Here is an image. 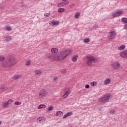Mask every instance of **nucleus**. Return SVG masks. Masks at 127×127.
<instances>
[{
  "instance_id": "nucleus-4",
  "label": "nucleus",
  "mask_w": 127,
  "mask_h": 127,
  "mask_svg": "<svg viewBox=\"0 0 127 127\" xmlns=\"http://www.w3.org/2000/svg\"><path fill=\"white\" fill-rule=\"evenodd\" d=\"M117 35V33L115 31H111L108 33V38L109 40H112L116 37Z\"/></svg>"
},
{
  "instance_id": "nucleus-17",
  "label": "nucleus",
  "mask_w": 127,
  "mask_h": 127,
  "mask_svg": "<svg viewBox=\"0 0 127 127\" xmlns=\"http://www.w3.org/2000/svg\"><path fill=\"white\" fill-rule=\"evenodd\" d=\"M51 52L53 54H55L58 52V49L57 48H53L52 49Z\"/></svg>"
},
{
  "instance_id": "nucleus-35",
  "label": "nucleus",
  "mask_w": 127,
  "mask_h": 127,
  "mask_svg": "<svg viewBox=\"0 0 127 127\" xmlns=\"http://www.w3.org/2000/svg\"><path fill=\"white\" fill-rule=\"evenodd\" d=\"M3 60H4V57L0 56V62H2V61H3Z\"/></svg>"
},
{
  "instance_id": "nucleus-43",
  "label": "nucleus",
  "mask_w": 127,
  "mask_h": 127,
  "mask_svg": "<svg viewBox=\"0 0 127 127\" xmlns=\"http://www.w3.org/2000/svg\"><path fill=\"white\" fill-rule=\"evenodd\" d=\"M0 89L2 90H4V88H3V87H1Z\"/></svg>"
},
{
  "instance_id": "nucleus-34",
  "label": "nucleus",
  "mask_w": 127,
  "mask_h": 127,
  "mask_svg": "<svg viewBox=\"0 0 127 127\" xmlns=\"http://www.w3.org/2000/svg\"><path fill=\"white\" fill-rule=\"evenodd\" d=\"M15 105H16V106H19L20 105H21V103H20V102L19 101H17V102H15L14 103Z\"/></svg>"
},
{
  "instance_id": "nucleus-23",
  "label": "nucleus",
  "mask_w": 127,
  "mask_h": 127,
  "mask_svg": "<svg viewBox=\"0 0 127 127\" xmlns=\"http://www.w3.org/2000/svg\"><path fill=\"white\" fill-rule=\"evenodd\" d=\"M79 16H80V13L79 12H76L74 15V18H75V19H78Z\"/></svg>"
},
{
  "instance_id": "nucleus-26",
  "label": "nucleus",
  "mask_w": 127,
  "mask_h": 127,
  "mask_svg": "<svg viewBox=\"0 0 127 127\" xmlns=\"http://www.w3.org/2000/svg\"><path fill=\"white\" fill-rule=\"evenodd\" d=\"M126 48V46L122 45L121 46L118 47V50H123Z\"/></svg>"
},
{
  "instance_id": "nucleus-5",
  "label": "nucleus",
  "mask_w": 127,
  "mask_h": 127,
  "mask_svg": "<svg viewBox=\"0 0 127 127\" xmlns=\"http://www.w3.org/2000/svg\"><path fill=\"white\" fill-rule=\"evenodd\" d=\"M48 93H47V91L44 89H42L40 91L39 94V97L40 99H43V98H45L46 96H47Z\"/></svg>"
},
{
  "instance_id": "nucleus-21",
  "label": "nucleus",
  "mask_w": 127,
  "mask_h": 127,
  "mask_svg": "<svg viewBox=\"0 0 127 127\" xmlns=\"http://www.w3.org/2000/svg\"><path fill=\"white\" fill-rule=\"evenodd\" d=\"M57 117H62L63 116V112L62 111H58L57 112Z\"/></svg>"
},
{
  "instance_id": "nucleus-40",
  "label": "nucleus",
  "mask_w": 127,
  "mask_h": 127,
  "mask_svg": "<svg viewBox=\"0 0 127 127\" xmlns=\"http://www.w3.org/2000/svg\"><path fill=\"white\" fill-rule=\"evenodd\" d=\"M93 27H94V28H98V25H97V24L94 25Z\"/></svg>"
},
{
  "instance_id": "nucleus-14",
  "label": "nucleus",
  "mask_w": 127,
  "mask_h": 127,
  "mask_svg": "<svg viewBox=\"0 0 127 127\" xmlns=\"http://www.w3.org/2000/svg\"><path fill=\"white\" fill-rule=\"evenodd\" d=\"M51 24L53 26H54V25H58V24H59V21L53 20L51 21Z\"/></svg>"
},
{
  "instance_id": "nucleus-32",
  "label": "nucleus",
  "mask_w": 127,
  "mask_h": 127,
  "mask_svg": "<svg viewBox=\"0 0 127 127\" xmlns=\"http://www.w3.org/2000/svg\"><path fill=\"white\" fill-rule=\"evenodd\" d=\"M19 78H20V76L19 75H15L13 77V79H14V80H16L17 79H19Z\"/></svg>"
},
{
  "instance_id": "nucleus-46",
  "label": "nucleus",
  "mask_w": 127,
  "mask_h": 127,
  "mask_svg": "<svg viewBox=\"0 0 127 127\" xmlns=\"http://www.w3.org/2000/svg\"><path fill=\"white\" fill-rule=\"evenodd\" d=\"M72 5H74V4H72Z\"/></svg>"
},
{
  "instance_id": "nucleus-22",
  "label": "nucleus",
  "mask_w": 127,
  "mask_h": 127,
  "mask_svg": "<svg viewBox=\"0 0 127 127\" xmlns=\"http://www.w3.org/2000/svg\"><path fill=\"white\" fill-rule=\"evenodd\" d=\"M117 12V14L118 15V16H120V15H122L123 13H124V11L122 10H119L118 11H116Z\"/></svg>"
},
{
  "instance_id": "nucleus-42",
  "label": "nucleus",
  "mask_w": 127,
  "mask_h": 127,
  "mask_svg": "<svg viewBox=\"0 0 127 127\" xmlns=\"http://www.w3.org/2000/svg\"><path fill=\"white\" fill-rule=\"evenodd\" d=\"M125 29L127 30V24L125 25Z\"/></svg>"
},
{
  "instance_id": "nucleus-9",
  "label": "nucleus",
  "mask_w": 127,
  "mask_h": 127,
  "mask_svg": "<svg viewBox=\"0 0 127 127\" xmlns=\"http://www.w3.org/2000/svg\"><path fill=\"white\" fill-rule=\"evenodd\" d=\"M120 56L121 57H124V58H127V50L124 51L120 53Z\"/></svg>"
},
{
  "instance_id": "nucleus-31",
  "label": "nucleus",
  "mask_w": 127,
  "mask_h": 127,
  "mask_svg": "<svg viewBox=\"0 0 127 127\" xmlns=\"http://www.w3.org/2000/svg\"><path fill=\"white\" fill-rule=\"evenodd\" d=\"M90 85L91 86H92L94 87V86H95V85H97V82L96 81H93L90 82Z\"/></svg>"
},
{
  "instance_id": "nucleus-37",
  "label": "nucleus",
  "mask_w": 127,
  "mask_h": 127,
  "mask_svg": "<svg viewBox=\"0 0 127 127\" xmlns=\"http://www.w3.org/2000/svg\"><path fill=\"white\" fill-rule=\"evenodd\" d=\"M49 16H50V13H46L45 14V17H49Z\"/></svg>"
},
{
  "instance_id": "nucleus-2",
  "label": "nucleus",
  "mask_w": 127,
  "mask_h": 127,
  "mask_svg": "<svg viewBox=\"0 0 127 127\" xmlns=\"http://www.w3.org/2000/svg\"><path fill=\"white\" fill-rule=\"evenodd\" d=\"M16 64V60L13 57H11L3 63L2 66L5 67H11Z\"/></svg>"
},
{
  "instance_id": "nucleus-15",
  "label": "nucleus",
  "mask_w": 127,
  "mask_h": 127,
  "mask_svg": "<svg viewBox=\"0 0 127 127\" xmlns=\"http://www.w3.org/2000/svg\"><path fill=\"white\" fill-rule=\"evenodd\" d=\"M69 95H70V90H68L64 94L63 96V99H66V98H67Z\"/></svg>"
},
{
  "instance_id": "nucleus-18",
  "label": "nucleus",
  "mask_w": 127,
  "mask_h": 127,
  "mask_svg": "<svg viewBox=\"0 0 127 127\" xmlns=\"http://www.w3.org/2000/svg\"><path fill=\"white\" fill-rule=\"evenodd\" d=\"M35 75H40L42 73V71L39 69H36L34 71Z\"/></svg>"
},
{
  "instance_id": "nucleus-11",
  "label": "nucleus",
  "mask_w": 127,
  "mask_h": 127,
  "mask_svg": "<svg viewBox=\"0 0 127 127\" xmlns=\"http://www.w3.org/2000/svg\"><path fill=\"white\" fill-rule=\"evenodd\" d=\"M45 56H46V57L48 58L49 59H51L52 60L55 61L54 60H53V57L54 56H56V54L52 55V54H51L48 53V54H46Z\"/></svg>"
},
{
  "instance_id": "nucleus-24",
  "label": "nucleus",
  "mask_w": 127,
  "mask_h": 127,
  "mask_svg": "<svg viewBox=\"0 0 127 127\" xmlns=\"http://www.w3.org/2000/svg\"><path fill=\"white\" fill-rule=\"evenodd\" d=\"M77 58L78 56H75L74 57H73L71 59L72 61H73V62H77Z\"/></svg>"
},
{
  "instance_id": "nucleus-25",
  "label": "nucleus",
  "mask_w": 127,
  "mask_h": 127,
  "mask_svg": "<svg viewBox=\"0 0 127 127\" xmlns=\"http://www.w3.org/2000/svg\"><path fill=\"white\" fill-rule=\"evenodd\" d=\"M121 21L122 22L125 23H127V18H126V17H123L121 19Z\"/></svg>"
},
{
  "instance_id": "nucleus-10",
  "label": "nucleus",
  "mask_w": 127,
  "mask_h": 127,
  "mask_svg": "<svg viewBox=\"0 0 127 127\" xmlns=\"http://www.w3.org/2000/svg\"><path fill=\"white\" fill-rule=\"evenodd\" d=\"M43 122H45V118L44 117H39L37 119V123H38V124L43 123Z\"/></svg>"
},
{
  "instance_id": "nucleus-13",
  "label": "nucleus",
  "mask_w": 127,
  "mask_h": 127,
  "mask_svg": "<svg viewBox=\"0 0 127 127\" xmlns=\"http://www.w3.org/2000/svg\"><path fill=\"white\" fill-rule=\"evenodd\" d=\"M4 40H5L6 42H9V41L11 40V37L9 36H6L4 37Z\"/></svg>"
},
{
  "instance_id": "nucleus-30",
  "label": "nucleus",
  "mask_w": 127,
  "mask_h": 127,
  "mask_svg": "<svg viewBox=\"0 0 127 127\" xmlns=\"http://www.w3.org/2000/svg\"><path fill=\"white\" fill-rule=\"evenodd\" d=\"M5 29L7 31H10V30H11V28L10 27V26H6L5 27Z\"/></svg>"
},
{
  "instance_id": "nucleus-6",
  "label": "nucleus",
  "mask_w": 127,
  "mask_h": 127,
  "mask_svg": "<svg viewBox=\"0 0 127 127\" xmlns=\"http://www.w3.org/2000/svg\"><path fill=\"white\" fill-rule=\"evenodd\" d=\"M110 98H111L110 95H104L99 99V101L100 103H106L109 101Z\"/></svg>"
},
{
  "instance_id": "nucleus-1",
  "label": "nucleus",
  "mask_w": 127,
  "mask_h": 127,
  "mask_svg": "<svg viewBox=\"0 0 127 127\" xmlns=\"http://www.w3.org/2000/svg\"><path fill=\"white\" fill-rule=\"evenodd\" d=\"M72 53V50H66L59 52V54H56L53 59V60L59 61V60H64L66 57L69 56V54Z\"/></svg>"
},
{
  "instance_id": "nucleus-16",
  "label": "nucleus",
  "mask_w": 127,
  "mask_h": 127,
  "mask_svg": "<svg viewBox=\"0 0 127 127\" xmlns=\"http://www.w3.org/2000/svg\"><path fill=\"white\" fill-rule=\"evenodd\" d=\"M72 112H69L67 113L66 114H65L63 117V119H66V118H67V117H69V116H71L72 115Z\"/></svg>"
},
{
  "instance_id": "nucleus-38",
  "label": "nucleus",
  "mask_w": 127,
  "mask_h": 127,
  "mask_svg": "<svg viewBox=\"0 0 127 127\" xmlns=\"http://www.w3.org/2000/svg\"><path fill=\"white\" fill-rule=\"evenodd\" d=\"M52 110H53V106H50L48 108V111H52Z\"/></svg>"
},
{
  "instance_id": "nucleus-28",
  "label": "nucleus",
  "mask_w": 127,
  "mask_h": 127,
  "mask_svg": "<svg viewBox=\"0 0 127 127\" xmlns=\"http://www.w3.org/2000/svg\"><path fill=\"white\" fill-rule=\"evenodd\" d=\"M83 42L84 43H88V42H90V39L89 38L84 39L83 40Z\"/></svg>"
},
{
  "instance_id": "nucleus-41",
  "label": "nucleus",
  "mask_w": 127,
  "mask_h": 127,
  "mask_svg": "<svg viewBox=\"0 0 127 127\" xmlns=\"http://www.w3.org/2000/svg\"><path fill=\"white\" fill-rule=\"evenodd\" d=\"M57 79H58V78H57V77H56L54 78L53 80L55 82L57 80Z\"/></svg>"
},
{
  "instance_id": "nucleus-7",
  "label": "nucleus",
  "mask_w": 127,
  "mask_h": 127,
  "mask_svg": "<svg viewBox=\"0 0 127 127\" xmlns=\"http://www.w3.org/2000/svg\"><path fill=\"white\" fill-rule=\"evenodd\" d=\"M111 67L115 70H118V69H120V68H121V64H120V63L116 62L111 64Z\"/></svg>"
},
{
  "instance_id": "nucleus-3",
  "label": "nucleus",
  "mask_w": 127,
  "mask_h": 127,
  "mask_svg": "<svg viewBox=\"0 0 127 127\" xmlns=\"http://www.w3.org/2000/svg\"><path fill=\"white\" fill-rule=\"evenodd\" d=\"M88 60L87 61V64L88 65H90L94 62V63H97L98 62V59L94 57H88Z\"/></svg>"
},
{
  "instance_id": "nucleus-33",
  "label": "nucleus",
  "mask_w": 127,
  "mask_h": 127,
  "mask_svg": "<svg viewBox=\"0 0 127 127\" xmlns=\"http://www.w3.org/2000/svg\"><path fill=\"white\" fill-rule=\"evenodd\" d=\"M59 12H63L64 11V8H60L58 9Z\"/></svg>"
},
{
  "instance_id": "nucleus-20",
  "label": "nucleus",
  "mask_w": 127,
  "mask_h": 127,
  "mask_svg": "<svg viewBox=\"0 0 127 127\" xmlns=\"http://www.w3.org/2000/svg\"><path fill=\"white\" fill-rule=\"evenodd\" d=\"M45 108H46V106L45 105L41 104L38 107V109L40 110V109H45Z\"/></svg>"
},
{
  "instance_id": "nucleus-8",
  "label": "nucleus",
  "mask_w": 127,
  "mask_h": 127,
  "mask_svg": "<svg viewBox=\"0 0 127 127\" xmlns=\"http://www.w3.org/2000/svg\"><path fill=\"white\" fill-rule=\"evenodd\" d=\"M12 102H13L12 99H9L7 102L2 103V106L3 108H6V107H7V106L9 105L10 103H12Z\"/></svg>"
},
{
  "instance_id": "nucleus-29",
  "label": "nucleus",
  "mask_w": 127,
  "mask_h": 127,
  "mask_svg": "<svg viewBox=\"0 0 127 127\" xmlns=\"http://www.w3.org/2000/svg\"><path fill=\"white\" fill-rule=\"evenodd\" d=\"M31 63V61H30V60L27 61L25 62V65H26V66H29Z\"/></svg>"
},
{
  "instance_id": "nucleus-12",
  "label": "nucleus",
  "mask_w": 127,
  "mask_h": 127,
  "mask_svg": "<svg viewBox=\"0 0 127 127\" xmlns=\"http://www.w3.org/2000/svg\"><path fill=\"white\" fill-rule=\"evenodd\" d=\"M68 4H69V1H66L60 3L59 5H61V6H65Z\"/></svg>"
},
{
  "instance_id": "nucleus-44",
  "label": "nucleus",
  "mask_w": 127,
  "mask_h": 127,
  "mask_svg": "<svg viewBox=\"0 0 127 127\" xmlns=\"http://www.w3.org/2000/svg\"><path fill=\"white\" fill-rule=\"evenodd\" d=\"M63 0V1H65L68 0Z\"/></svg>"
},
{
  "instance_id": "nucleus-39",
  "label": "nucleus",
  "mask_w": 127,
  "mask_h": 127,
  "mask_svg": "<svg viewBox=\"0 0 127 127\" xmlns=\"http://www.w3.org/2000/svg\"><path fill=\"white\" fill-rule=\"evenodd\" d=\"M89 88H90V85L88 84L85 85V89H89Z\"/></svg>"
},
{
  "instance_id": "nucleus-27",
  "label": "nucleus",
  "mask_w": 127,
  "mask_h": 127,
  "mask_svg": "<svg viewBox=\"0 0 127 127\" xmlns=\"http://www.w3.org/2000/svg\"><path fill=\"white\" fill-rule=\"evenodd\" d=\"M112 16H114V17H118L119 16V15H118V13L116 12H113L112 14Z\"/></svg>"
},
{
  "instance_id": "nucleus-19",
  "label": "nucleus",
  "mask_w": 127,
  "mask_h": 127,
  "mask_svg": "<svg viewBox=\"0 0 127 127\" xmlns=\"http://www.w3.org/2000/svg\"><path fill=\"white\" fill-rule=\"evenodd\" d=\"M110 82H111V79L107 78L104 80V85H108V84H110Z\"/></svg>"
},
{
  "instance_id": "nucleus-36",
  "label": "nucleus",
  "mask_w": 127,
  "mask_h": 127,
  "mask_svg": "<svg viewBox=\"0 0 127 127\" xmlns=\"http://www.w3.org/2000/svg\"><path fill=\"white\" fill-rule=\"evenodd\" d=\"M115 110L113 109V110H111L110 111V114H111V115H114V114H115Z\"/></svg>"
},
{
  "instance_id": "nucleus-45",
  "label": "nucleus",
  "mask_w": 127,
  "mask_h": 127,
  "mask_svg": "<svg viewBox=\"0 0 127 127\" xmlns=\"http://www.w3.org/2000/svg\"><path fill=\"white\" fill-rule=\"evenodd\" d=\"M0 125H1V121H0Z\"/></svg>"
}]
</instances>
